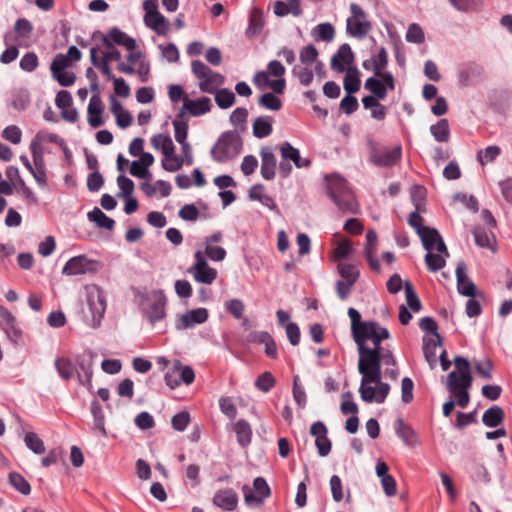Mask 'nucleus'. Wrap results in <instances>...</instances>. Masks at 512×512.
Returning <instances> with one entry per match:
<instances>
[{
	"instance_id": "nucleus-33",
	"label": "nucleus",
	"mask_w": 512,
	"mask_h": 512,
	"mask_svg": "<svg viewBox=\"0 0 512 512\" xmlns=\"http://www.w3.org/2000/svg\"><path fill=\"white\" fill-rule=\"evenodd\" d=\"M87 218L90 222H93L97 227L104 228L106 230H113L115 226L114 219L108 217L100 208L94 207L87 213Z\"/></svg>"
},
{
	"instance_id": "nucleus-19",
	"label": "nucleus",
	"mask_w": 512,
	"mask_h": 512,
	"mask_svg": "<svg viewBox=\"0 0 512 512\" xmlns=\"http://www.w3.org/2000/svg\"><path fill=\"white\" fill-rule=\"evenodd\" d=\"M103 102L100 94H92L87 107V120L92 128H98L103 125Z\"/></svg>"
},
{
	"instance_id": "nucleus-52",
	"label": "nucleus",
	"mask_w": 512,
	"mask_h": 512,
	"mask_svg": "<svg viewBox=\"0 0 512 512\" xmlns=\"http://www.w3.org/2000/svg\"><path fill=\"white\" fill-rule=\"evenodd\" d=\"M258 104L271 111H278L282 108L281 99L272 92L262 94L258 99Z\"/></svg>"
},
{
	"instance_id": "nucleus-7",
	"label": "nucleus",
	"mask_w": 512,
	"mask_h": 512,
	"mask_svg": "<svg viewBox=\"0 0 512 512\" xmlns=\"http://www.w3.org/2000/svg\"><path fill=\"white\" fill-rule=\"evenodd\" d=\"M402 156V147L400 145L393 148L377 147L371 143L369 161L377 167H392Z\"/></svg>"
},
{
	"instance_id": "nucleus-50",
	"label": "nucleus",
	"mask_w": 512,
	"mask_h": 512,
	"mask_svg": "<svg viewBox=\"0 0 512 512\" xmlns=\"http://www.w3.org/2000/svg\"><path fill=\"white\" fill-rule=\"evenodd\" d=\"M26 447L33 453L41 455L45 452V445L42 439L35 432H28L24 436Z\"/></svg>"
},
{
	"instance_id": "nucleus-40",
	"label": "nucleus",
	"mask_w": 512,
	"mask_h": 512,
	"mask_svg": "<svg viewBox=\"0 0 512 512\" xmlns=\"http://www.w3.org/2000/svg\"><path fill=\"white\" fill-rule=\"evenodd\" d=\"M347 73L344 77L343 87L346 94H354L359 91L361 86V79L359 70L354 68H348Z\"/></svg>"
},
{
	"instance_id": "nucleus-55",
	"label": "nucleus",
	"mask_w": 512,
	"mask_h": 512,
	"mask_svg": "<svg viewBox=\"0 0 512 512\" xmlns=\"http://www.w3.org/2000/svg\"><path fill=\"white\" fill-rule=\"evenodd\" d=\"M501 153V148L497 145H490L483 150L478 151L477 160L481 165L494 161Z\"/></svg>"
},
{
	"instance_id": "nucleus-38",
	"label": "nucleus",
	"mask_w": 512,
	"mask_h": 512,
	"mask_svg": "<svg viewBox=\"0 0 512 512\" xmlns=\"http://www.w3.org/2000/svg\"><path fill=\"white\" fill-rule=\"evenodd\" d=\"M442 345L441 338H423V353L426 361L433 368L437 363V347Z\"/></svg>"
},
{
	"instance_id": "nucleus-1",
	"label": "nucleus",
	"mask_w": 512,
	"mask_h": 512,
	"mask_svg": "<svg viewBox=\"0 0 512 512\" xmlns=\"http://www.w3.org/2000/svg\"><path fill=\"white\" fill-rule=\"evenodd\" d=\"M390 333L387 328L374 322L369 327H364L363 332L354 339L359 352L358 371L362 375L359 393L361 399L366 403H384L389 391L388 383H381L378 388L368 384L379 382V358L382 340L388 339Z\"/></svg>"
},
{
	"instance_id": "nucleus-48",
	"label": "nucleus",
	"mask_w": 512,
	"mask_h": 512,
	"mask_svg": "<svg viewBox=\"0 0 512 512\" xmlns=\"http://www.w3.org/2000/svg\"><path fill=\"white\" fill-rule=\"evenodd\" d=\"M213 94L216 104L221 109H228L235 103V94L227 88L218 89Z\"/></svg>"
},
{
	"instance_id": "nucleus-3",
	"label": "nucleus",
	"mask_w": 512,
	"mask_h": 512,
	"mask_svg": "<svg viewBox=\"0 0 512 512\" xmlns=\"http://www.w3.org/2000/svg\"><path fill=\"white\" fill-rule=\"evenodd\" d=\"M107 306V296L105 290H88L86 302L82 306L83 322L96 329L101 325Z\"/></svg>"
},
{
	"instance_id": "nucleus-56",
	"label": "nucleus",
	"mask_w": 512,
	"mask_h": 512,
	"mask_svg": "<svg viewBox=\"0 0 512 512\" xmlns=\"http://www.w3.org/2000/svg\"><path fill=\"white\" fill-rule=\"evenodd\" d=\"M117 185L120 189V191L117 193V197L119 198H128L129 196H132L134 192V182L126 177L123 174H120L117 177Z\"/></svg>"
},
{
	"instance_id": "nucleus-25",
	"label": "nucleus",
	"mask_w": 512,
	"mask_h": 512,
	"mask_svg": "<svg viewBox=\"0 0 512 512\" xmlns=\"http://www.w3.org/2000/svg\"><path fill=\"white\" fill-rule=\"evenodd\" d=\"M377 250V233L370 229L366 232L365 256L369 267L374 272H380V262L374 257Z\"/></svg>"
},
{
	"instance_id": "nucleus-13",
	"label": "nucleus",
	"mask_w": 512,
	"mask_h": 512,
	"mask_svg": "<svg viewBox=\"0 0 512 512\" xmlns=\"http://www.w3.org/2000/svg\"><path fill=\"white\" fill-rule=\"evenodd\" d=\"M103 45L110 48L113 45L125 47L127 50L132 51L136 48V41L134 38L128 36L118 27H113L109 32L102 37Z\"/></svg>"
},
{
	"instance_id": "nucleus-4",
	"label": "nucleus",
	"mask_w": 512,
	"mask_h": 512,
	"mask_svg": "<svg viewBox=\"0 0 512 512\" xmlns=\"http://www.w3.org/2000/svg\"><path fill=\"white\" fill-rule=\"evenodd\" d=\"M243 149V142L236 131L223 132L211 148L212 159L217 163H226L236 158Z\"/></svg>"
},
{
	"instance_id": "nucleus-26",
	"label": "nucleus",
	"mask_w": 512,
	"mask_h": 512,
	"mask_svg": "<svg viewBox=\"0 0 512 512\" xmlns=\"http://www.w3.org/2000/svg\"><path fill=\"white\" fill-rule=\"evenodd\" d=\"M482 67L475 63L462 65L457 74L458 82L461 86H469L482 74Z\"/></svg>"
},
{
	"instance_id": "nucleus-42",
	"label": "nucleus",
	"mask_w": 512,
	"mask_h": 512,
	"mask_svg": "<svg viewBox=\"0 0 512 512\" xmlns=\"http://www.w3.org/2000/svg\"><path fill=\"white\" fill-rule=\"evenodd\" d=\"M430 133L437 142H448L450 139V127L447 119L442 118L430 126Z\"/></svg>"
},
{
	"instance_id": "nucleus-59",
	"label": "nucleus",
	"mask_w": 512,
	"mask_h": 512,
	"mask_svg": "<svg viewBox=\"0 0 512 512\" xmlns=\"http://www.w3.org/2000/svg\"><path fill=\"white\" fill-rule=\"evenodd\" d=\"M219 408L221 412L229 419L234 420L237 417V407L231 397H221L219 399Z\"/></svg>"
},
{
	"instance_id": "nucleus-60",
	"label": "nucleus",
	"mask_w": 512,
	"mask_h": 512,
	"mask_svg": "<svg viewBox=\"0 0 512 512\" xmlns=\"http://www.w3.org/2000/svg\"><path fill=\"white\" fill-rule=\"evenodd\" d=\"M340 409L344 415H357L358 405L354 402L353 394L350 391L342 394V402Z\"/></svg>"
},
{
	"instance_id": "nucleus-24",
	"label": "nucleus",
	"mask_w": 512,
	"mask_h": 512,
	"mask_svg": "<svg viewBox=\"0 0 512 512\" xmlns=\"http://www.w3.org/2000/svg\"><path fill=\"white\" fill-rule=\"evenodd\" d=\"M388 65V52L385 47H380L378 53L362 62V67L365 70H372L374 75H382V71Z\"/></svg>"
},
{
	"instance_id": "nucleus-36",
	"label": "nucleus",
	"mask_w": 512,
	"mask_h": 512,
	"mask_svg": "<svg viewBox=\"0 0 512 512\" xmlns=\"http://www.w3.org/2000/svg\"><path fill=\"white\" fill-rule=\"evenodd\" d=\"M151 144L155 149L161 150L164 157L173 156L175 153V146L169 135L156 134L152 137Z\"/></svg>"
},
{
	"instance_id": "nucleus-20",
	"label": "nucleus",
	"mask_w": 512,
	"mask_h": 512,
	"mask_svg": "<svg viewBox=\"0 0 512 512\" xmlns=\"http://www.w3.org/2000/svg\"><path fill=\"white\" fill-rule=\"evenodd\" d=\"M338 271L341 279L336 282L335 288H350L359 277V269L354 264L341 263L338 265Z\"/></svg>"
},
{
	"instance_id": "nucleus-8",
	"label": "nucleus",
	"mask_w": 512,
	"mask_h": 512,
	"mask_svg": "<svg viewBox=\"0 0 512 512\" xmlns=\"http://www.w3.org/2000/svg\"><path fill=\"white\" fill-rule=\"evenodd\" d=\"M253 489L254 491L247 485L243 486L244 501L248 506H261L270 496L271 489L263 477H256L253 480Z\"/></svg>"
},
{
	"instance_id": "nucleus-64",
	"label": "nucleus",
	"mask_w": 512,
	"mask_h": 512,
	"mask_svg": "<svg viewBox=\"0 0 512 512\" xmlns=\"http://www.w3.org/2000/svg\"><path fill=\"white\" fill-rule=\"evenodd\" d=\"M38 65V56L34 52H27L24 54L19 63L20 68L26 72H33Z\"/></svg>"
},
{
	"instance_id": "nucleus-10",
	"label": "nucleus",
	"mask_w": 512,
	"mask_h": 512,
	"mask_svg": "<svg viewBox=\"0 0 512 512\" xmlns=\"http://www.w3.org/2000/svg\"><path fill=\"white\" fill-rule=\"evenodd\" d=\"M195 263L190 268V272L196 281L203 284H211L217 276V271L209 267L205 255L201 251H196L194 254Z\"/></svg>"
},
{
	"instance_id": "nucleus-62",
	"label": "nucleus",
	"mask_w": 512,
	"mask_h": 512,
	"mask_svg": "<svg viewBox=\"0 0 512 512\" xmlns=\"http://www.w3.org/2000/svg\"><path fill=\"white\" fill-rule=\"evenodd\" d=\"M405 38L409 43L421 44L425 40V35L422 28L418 24L412 23L408 27Z\"/></svg>"
},
{
	"instance_id": "nucleus-22",
	"label": "nucleus",
	"mask_w": 512,
	"mask_h": 512,
	"mask_svg": "<svg viewBox=\"0 0 512 512\" xmlns=\"http://www.w3.org/2000/svg\"><path fill=\"white\" fill-rule=\"evenodd\" d=\"M280 153L282 159L292 161L297 168H308L311 166V160L308 158H302L300 151L292 146L288 141L281 144Z\"/></svg>"
},
{
	"instance_id": "nucleus-5",
	"label": "nucleus",
	"mask_w": 512,
	"mask_h": 512,
	"mask_svg": "<svg viewBox=\"0 0 512 512\" xmlns=\"http://www.w3.org/2000/svg\"><path fill=\"white\" fill-rule=\"evenodd\" d=\"M29 150L33 158V178L38 187L45 189L48 186L44 152L41 146V134L38 133L31 141Z\"/></svg>"
},
{
	"instance_id": "nucleus-45",
	"label": "nucleus",
	"mask_w": 512,
	"mask_h": 512,
	"mask_svg": "<svg viewBox=\"0 0 512 512\" xmlns=\"http://www.w3.org/2000/svg\"><path fill=\"white\" fill-rule=\"evenodd\" d=\"M174 373H177L180 385H190L194 382L195 373L192 367L189 365H183L178 359L174 360Z\"/></svg>"
},
{
	"instance_id": "nucleus-51",
	"label": "nucleus",
	"mask_w": 512,
	"mask_h": 512,
	"mask_svg": "<svg viewBox=\"0 0 512 512\" xmlns=\"http://www.w3.org/2000/svg\"><path fill=\"white\" fill-rule=\"evenodd\" d=\"M30 103L29 92L26 89H20L12 94L10 105L17 111H23Z\"/></svg>"
},
{
	"instance_id": "nucleus-15",
	"label": "nucleus",
	"mask_w": 512,
	"mask_h": 512,
	"mask_svg": "<svg viewBox=\"0 0 512 512\" xmlns=\"http://www.w3.org/2000/svg\"><path fill=\"white\" fill-rule=\"evenodd\" d=\"M261 168L260 173L263 179L270 181L275 178L277 159L269 146H264L260 150Z\"/></svg>"
},
{
	"instance_id": "nucleus-46",
	"label": "nucleus",
	"mask_w": 512,
	"mask_h": 512,
	"mask_svg": "<svg viewBox=\"0 0 512 512\" xmlns=\"http://www.w3.org/2000/svg\"><path fill=\"white\" fill-rule=\"evenodd\" d=\"M91 413L93 416V428L98 430L101 435L106 436L105 416L103 409L97 400H93L91 402Z\"/></svg>"
},
{
	"instance_id": "nucleus-14",
	"label": "nucleus",
	"mask_w": 512,
	"mask_h": 512,
	"mask_svg": "<svg viewBox=\"0 0 512 512\" xmlns=\"http://www.w3.org/2000/svg\"><path fill=\"white\" fill-rule=\"evenodd\" d=\"M355 55L348 43L340 45L331 59V68L339 73L346 71L354 62Z\"/></svg>"
},
{
	"instance_id": "nucleus-34",
	"label": "nucleus",
	"mask_w": 512,
	"mask_h": 512,
	"mask_svg": "<svg viewBox=\"0 0 512 512\" xmlns=\"http://www.w3.org/2000/svg\"><path fill=\"white\" fill-rule=\"evenodd\" d=\"M371 28L372 25L368 20L354 21L352 18H348L346 21L347 33L358 39L365 38Z\"/></svg>"
},
{
	"instance_id": "nucleus-54",
	"label": "nucleus",
	"mask_w": 512,
	"mask_h": 512,
	"mask_svg": "<svg viewBox=\"0 0 512 512\" xmlns=\"http://www.w3.org/2000/svg\"><path fill=\"white\" fill-rule=\"evenodd\" d=\"M293 76L297 77L302 86H309L314 79V71L308 67L294 66L292 68Z\"/></svg>"
},
{
	"instance_id": "nucleus-27",
	"label": "nucleus",
	"mask_w": 512,
	"mask_h": 512,
	"mask_svg": "<svg viewBox=\"0 0 512 512\" xmlns=\"http://www.w3.org/2000/svg\"><path fill=\"white\" fill-rule=\"evenodd\" d=\"M465 297H469L465 305V312L469 318L478 317L482 313V305L477 297H483L480 290H458Z\"/></svg>"
},
{
	"instance_id": "nucleus-23",
	"label": "nucleus",
	"mask_w": 512,
	"mask_h": 512,
	"mask_svg": "<svg viewBox=\"0 0 512 512\" xmlns=\"http://www.w3.org/2000/svg\"><path fill=\"white\" fill-rule=\"evenodd\" d=\"M396 435L403 441L406 446L414 447L417 444V433L411 425L406 423L402 418H397L393 423Z\"/></svg>"
},
{
	"instance_id": "nucleus-18",
	"label": "nucleus",
	"mask_w": 512,
	"mask_h": 512,
	"mask_svg": "<svg viewBox=\"0 0 512 512\" xmlns=\"http://www.w3.org/2000/svg\"><path fill=\"white\" fill-rule=\"evenodd\" d=\"M212 502L224 511H233L238 505V495L231 488L221 489L216 491Z\"/></svg>"
},
{
	"instance_id": "nucleus-31",
	"label": "nucleus",
	"mask_w": 512,
	"mask_h": 512,
	"mask_svg": "<svg viewBox=\"0 0 512 512\" xmlns=\"http://www.w3.org/2000/svg\"><path fill=\"white\" fill-rule=\"evenodd\" d=\"M325 179L327 181L326 193L331 200L349 190L346 180L340 176H326Z\"/></svg>"
},
{
	"instance_id": "nucleus-21",
	"label": "nucleus",
	"mask_w": 512,
	"mask_h": 512,
	"mask_svg": "<svg viewBox=\"0 0 512 512\" xmlns=\"http://www.w3.org/2000/svg\"><path fill=\"white\" fill-rule=\"evenodd\" d=\"M472 385V376L470 371L457 373L451 371L447 376V389L452 394L454 392L469 389Z\"/></svg>"
},
{
	"instance_id": "nucleus-41",
	"label": "nucleus",
	"mask_w": 512,
	"mask_h": 512,
	"mask_svg": "<svg viewBox=\"0 0 512 512\" xmlns=\"http://www.w3.org/2000/svg\"><path fill=\"white\" fill-rule=\"evenodd\" d=\"M348 316L351 321V333L353 340L356 337H359V335L363 332L364 327H369L371 324H373L375 321H362L361 314L358 310H356L353 307H350L348 309Z\"/></svg>"
},
{
	"instance_id": "nucleus-6",
	"label": "nucleus",
	"mask_w": 512,
	"mask_h": 512,
	"mask_svg": "<svg viewBox=\"0 0 512 512\" xmlns=\"http://www.w3.org/2000/svg\"><path fill=\"white\" fill-rule=\"evenodd\" d=\"M102 268L98 260L90 259L86 255H78L70 258L62 269V273L68 276L82 274H94Z\"/></svg>"
},
{
	"instance_id": "nucleus-12",
	"label": "nucleus",
	"mask_w": 512,
	"mask_h": 512,
	"mask_svg": "<svg viewBox=\"0 0 512 512\" xmlns=\"http://www.w3.org/2000/svg\"><path fill=\"white\" fill-rule=\"evenodd\" d=\"M418 236L421 239L423 247L428 252L436 250L439 253H445L448 255L443 238L436 228L426 226Z\"/></svg>"
},
{
	"instance_id": "nucleus-29",
	"label": "nucleus",
	"mask_w": 512,
	"mask_h": 512,
	"mask_svg": "<svg viewBox=\"0 0 512 512\" xmlns=\"http://www.w3.org/2000/svg\"><path fill=\"white\" fill-rule=\"evenodd\" d=\"M264 26V17L263 13L260 9L254 7L252 8L249 15V23L246 28L245 35L248 39H253L258 36Z\"/></svg>"
},
{
	"instance_id": "nucleus-47",
	"label": "nucleus",
	"mask_w": 512,
	"mask_h": 512,
	"mask_svg": "<svg viewBox=\"0 0 512 512\" xmlns=\"http://www.w3.org/2000/svg\"><path fill=\"white\" fill-rule=\"evenodd\" d=\"M364 88L379 100H384L387 96L386 85L377 76L366 79Z\"/></svg>"
},
{
	"instance_id": "nucleus-32",
	"label": "nucleus",
	"mask_w": 512,
	"mask_h": 512,
	"mask_svg": "<svg viewBox=\"0 0 512 512\" xmlns=\"http://www.w3.org/2000/svg\"><path fill=\"white\" fill-rule=\"evenodd\" d=\"M504 419V410L498 405L491 406L482 415L483 424L489 428L498 427L504 422Z\"/></svg>"
},
{
	"instance_id": "nucleus-35",
	"label": "nucleus",
	"mask_w": 512,
	"mask_h": 512,
	"mask_svg": "<svg viewBox=\"0 0 512 512\" xmlns=\"http://www.w3.org/2000/svg\"><path fill=\"white\" fill-rule=\"evenodd\" d=\"M272 118L270 116H259L257 117L252 125L253 135L258 139L268 137L272 131Z\"/></svg>"
},
{
	"instance_id": "nucleus-63",
	"label": "nucleus",
	"mask_w": 512,
	"mask_h": 512,
	"mask_svg": "<svg viewBox=\"0 0 512 512\" xmlns=\"http://www.w3.org/2000/svg\"><path fill=\"white\" fill-rule=\"evenodd\" d=\"M145 25L158 34H163L167 26V20L162 14L157 12L151 15V18L148 19V22H145Z\"/></svg>"
},
{
	"instance_id": "nucleus-2",
	"label": "nucleus",
	"mask_w": 512,
	"mask_h": 512,
	"mask_svg": "<svg viewBox=\"0 0 512 512\" xmlns=\"http://www.w3.org/2000/svg\"><path fill=\"white\" fill-rule=\"evenodd\" d=\"M135 298L143 315L152 325L166 316L163 290H138Z\"/></svg>"
},
{
	"instance_id": "nucleus-53",
	"label": "nucleus",
	"mask_w": 512,
	"mask_h": 512,
	"mask_svg": "<svg viewBox=\"0 0 512 512\" xmlns=\"http://www.w3.org/2000/svg\"><path fill=\"white\" fill-rule=\"evenodd\" d=\"M467 267L463 261L458 262L456 267L457 288H477L476 285L468 278Z\"/></svg>"
},
{
	"instance_id": "nucleus-11",
	"label": "nucleus",
	"mask_w": 512,
	"mask_h": 512,
	"mask_svg": "<svg viewBox=\"0 0 512 512\" xmlns=\"http://www.w3.org/2000/svg\"><path fill=\"white\" fill-rule=\"evenodd\" d=\"M310 434L315 438V446L320 457L329 455L332 442L328 438V429L324 422L316 421L310 427Z\"/></svg>"
},
{
	"instance_id": "nucleus-37",
	"label": "nucleus",
	"mask_w": 512,
	"mask_h": 512,
	"mask_svg": "<svg viewBox=\"0 0 512 512\" xmlns=\"http://www.w3.org/2000/svg\"><path fill=\"white\" fill-rule=\"evenodd\" d=\"M224 81L225 78L222 74L211 70V73H209L206 78L200 81L199 88L202 92L213 94L218 90V87L224 84Z\"/></svg>"
},
{
	"instance_id": "nucleus-17",
	"label": "nucleus",
	"mask_w": 512,
	"mask_h": 512,
	"mask_svg": "<svg viewBox=\"0 0 512 512\" xmlns=\"http://www.w3.org/2000/svg\"><path fill=\"white\" fill-rule=\"evenodd\" d=\"M208 319V310L206 308H196L187 311L185 314H183L178 323L177 328L178 329H189L194 327L195 325L202 324L206 322Z\"/></svg>"
},
{
	"instance_id": "nucleus-9",
	"label": "nucleus",
	"mask_w": 512,
	"mask_h": 512,
	"mask_svg": "<svg viewBox=\"0 0 512 512\" xmlns=\"http://www.w3.org/2000/svg\"><path fill=\"white\" fill-rule=\"evenodd\" d=\"M0 329L13 344L22 343L23 332L18 326L16 317L3 305H0Z\"/></svg>"
},
{
	"instance_id": "nucleus-58",
	"label": "nucleus",
	"mask_w": 512,
	"mask_h": 512,
	"mask_svg": "<svg viewBox=\"0 0 512 512\" xmlns=\"http://www.w3.org/2000/svg\"><path fill=\"white\" fill-rule=\"evenodd\" d=\"M319 53L313 44L304 46L299 53V59L304 65H311L318 59Z\"/></svg>"
},
{
	"instance_id": "nucleus-43",
	"label": "nucleus",
	"mask_w": 512,
	"mask_h": 512,
	"mask_svg": "<svg viewBox=\"0 0 512 512\" xmlns=\"http://www.w3.org/2000/svg\"><path fill=\"white\" fill-rule=\"evenodd\" d=\"M58 375L65 381L71 380L75 375V367L72 361L65 357H59L54 362Z\"/></svg>"
},
{
	"instance_id": "nucleus-39",
	"label": "nucleus",
	"mask_w": 512,
	"mask_h": 512,
	"mask_svg": "<svg viewBox=\"0 0 512 512\" xmlns=\"http://www.w3.org/2000/svg\"><path fill=\"white\" fill-rule=\"evenodd\" d=\"M234 432L236 433L237 442L240 446L246 447L251 443L252 429L246 420H238L234 424Z\"/></svg>"
},
{
	"instance_id": "nucleus-30",
	"label": "nucleus",
	"mask_w": 512,
	"mask_h": 512,
	"mask_svg": "<svg viewBox=\"0 0 512 512\" xmlns=\"http://www.w3.org/2000/svg\"><path fill=\"white\" fill-rule=\"evenodd\" d=\"M274 13L278 17H284L291 13L293 16H300L302 14L300 0H288L287 2L278 0L274 4Z\"/></svg>"
},
{
	"instance_id": "nucleus-61",
	"label": "nucleus",
	"mask_w": 512,
	"mask_h": 512,
	"mask_svg": "<svg viewBox=\"0 0 512 512\" xmlns=\"http://www.w3.org/2000/svg\"><path fill=\"white\" fill-rule=\"evenodd\" d=\"M426 199V189L421 185H414L411 188V200L416 210H422Z\"/></svg>"
},
{
	"instance_id": "nucleus-57",
	"label": "nucleus",
	"mask_w": 512,
	"mask_h": 512,
	"mask_svg": "<svg viewBox=\"0 0 512 512\" xmlns=\"http://www.w3.org/2000/svg\"><path fill=\"white\" fill-rule=\"evenodd\" d=\"M275 384L276 379L271 372H264L260 374L255 381V387L264 393L269 392Z\"/></svg>"
},
{
	"instance_id": "nucleus-49",
	"label": "nucleus",
	"mask_w": 512,
	"mask_h": 512,
	"mask_svg": "<svg viewBox=\"0 0 512 512\" xmlns=\"http://www.w3.org/2000/svg\"><path fill=\"white\" fill-rule=\"evenodd\" d=\"M9 484L22 495H29L31 492V485L29 482L17 472H10L8 476Z\"/></svg>"
},
{
	"instance_id": "nucleus-44",
	"label": "nucleus",
	"mask_w": 512,
	"mask_h": 512,
	"mask_svg": "<svg viewBox=\"0 0 512 512\" xmlns=\"http://www.w3.org/2000/svg\"><path fill=\"white\" fill-rule=\"evenodd\" d=\"M263 78L264 86L269 87L274 94H283L286 87V80L283 77H277L275 80L269 78V73L264 70L256 72V80Z\"/></svg>"
},
{
	"instance_id": "nucleus-28",
	"label": "nucleus",
	"mask_w": 512,
	"mask_h": 512,
	"mask_svg": "<svg viewBox=\"0 0 512 512\" xmlns=\"http://www.w3.org/2000/svg\"><path fill=\"white\" fill-rule=\"evenodd\" d=\"M332 201L343 213L357 214L359 212V204L350 189Z\"/></svg>"
},
{
	"instance_id": "nucleus-16",
	"label": "nucleus",
	"mask_w": 512,
	"mask_h": 512,
	"mask_svg": "<svg viewBox=\"0 0 512 512\" xmlns=\"http://www.w3.org/2000/svg\"><path fill=\"white\" fill-rule=\"evenodd\" d=\"M211 110V100L208 97H201L197 100H191L185 97L182 108L177 117H183L185 112H189L192 116H201Z\"/></svg>"
}]
</instances>
